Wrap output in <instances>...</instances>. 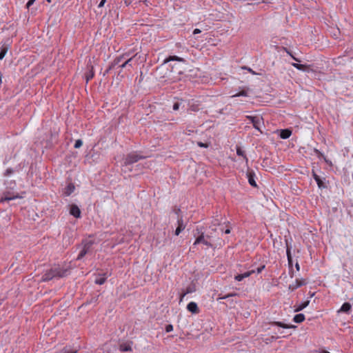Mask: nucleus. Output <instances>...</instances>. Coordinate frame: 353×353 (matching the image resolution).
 Instances as JSON below:
<instances>
[{
  "instance_id": "nucleus-36",
  "label": "nucleus",
  "mask_w": 353,
  "mask_h": 353,
  "mask_svg": "<svg viewBox=\"0 0 353 353\" xmlns=\"http://www.w3.org/2000/svg\"><path fill=\"white\" fill-rule=\"evenodd\" d=\"M13 173H14V170L12 168H8L5 171L3 175H4V176H9V175H10V174H12Z\"/></svg>"
},
{
  "instance_id": "nucleus-39",
  "label": "nucleus",
  "mask_w": 353,
  "mask_h": 353,
  "mask_svg": "<svg viewBox=\"0 0 353 353\" xmlns=\"http://www.w3.org/2000/svg\"><path fill=\"white\" fill-rule=\"evenodd\" d=\"M165 330L166 332H170L173 330V326L171 324H168L165 326Z\"/></svg>"
},
{
  "instance_id": "nucleus-11",
  "label": "nucleus",
  "mask_w": 353,
  "mask_h": 353,
  "mask_svg": "<svg viewBox=\"0 0 353 353\" xmlns=\"http://www.w3.org/2000/svg\"><path fill=\"white\" fill-rule=\"evenodd\" d=\"M247 177L248 179L249 184L251 186L256 188L257 186V185H256V183L254 179V178H255L254 172L253 170H248L247 172Z\"/></svg>"
},
{
  "instance_id": "nucleus-3",
  "label": "nucleus",
  "mask_w": 353,
  "mask_h": 353,
  "mask_svg": "<svg viewBox=\"0 0 353 353\" xmlns=\"http://www.w3.org/2000/svg\"><path fill=\"white\" fill-rule=\"evenodd\" d=\"M145 159V157L143 155H141V154L138 153L137 152H132L129 154H128L124 159H123V165L127 166L132 165L133 163H135L138 162L141 159Z\"/></svg>"
},
{
  "instance_id": "nucleus-32",
  "label": "nucleus",
  "mask_w": 353,
  "mask_h": 353,
  "mask_svg": "<svg viewBox=\"0 0 353 353\" xmlns=\"http://www.w3.org/2000/svg\"><path fill=\"white\" fill-rule=\"evenodd\" d=\"M313 152L317 156L318 158H319V159L323 158L324 160L325 161H327L325 156L323 155V154L322 152H321L318 149L313 148Z\"/></svg>"
},
{
  "instance_id": "nucleus-20",
  "label": "nucleus",
  "mask_w": 353,
  "mask_h": 353,
  "mask_svg": "<svg viewBox=\"0 0 353 353\" xmlns=\"http://www.w3.org/2000/svg\"><path fill=\"white\" fill-rule=\"evenodd\" d=\"M292 65L299 70L309 72V69H310L309 65L299 64V63H292Z\"/></svg>"
},
{
  "instance_id": "nucleus-18",
  "label": "nucleus",
  "mask_w": 353,
  "mask_h": 353,
  "mask_svg": "<svg viewBox=\"0 0 353 353\" xmlns=\"http://www.w3.org/2000/svg\"><path fill=\"white\" fill-rule=\"evenodd\" d=\"M75 190V186L72 183H70L68 185L64 188L63 194L65 196H70Z\"/></svg>"
},
{
  "instance_id": "nucleus-24",
  "label": "nucleus",
  "mask_w": 353,
  "mask_h": 353,
  "mask_svg": "<svg viewBox=\"0 0 353 353\" xmlns=\"http://www.w3.org/2000/svg\"><path fill=\"white\" fill-rule=\"evenodd\" d=\"M309 303H310V301H306L303 303H301L299 305L295 306V308L294 310V312H297L303 310L304 308H305L309 305Z\"/></svg>"
},
{
  "instance_id": "nucleus-25",
  "label": "nucleus",
  "mask_w": 353,
  "mask_h": 353,
  "mask_svg": "<svg viewBox=\"0 0 353 353\" xmlns=\"http://www.w3.org/2000/svg\"><path fill=\"white\" fill-rule=\"evenodd\" d=\"M305 319V315L303 314H297L294 316L293 321L296 323H301L304 321Z\"/></svg>"
},
{
  "instance_id": "nucleus-22",
  "label": "nucleus",
  "mask_w": 353,
  "mask_h": 353,
  "mask_svg": "<svg viewBox=\"0 0 353 353\" xmlns=\"http://www.w3.org/2000/svg\"><path fill=\"white\" fill-rule=\"evenodd\" d=\"M249 91H250L249 88L243 89L241 91H239V92L232 94L231 96V97L234 98V97H248Z\"/></svg>"
},
{
  "instance_id": "nucleus-6",
  "label": "nucleus",
  "mask_w": 353,
  "mask_h": 353,
  "mask_svg": "<svg viewBox=\"0 0 353 353\" xmlns=\"http://www.w3.org/2000/svg\"><path fill=\"white\" fill-rule=\"evenodd\" d=\"M92 245V243L91 241H88V242L85 243L83 245V248L81 249V250L79 253L77 259V260L81 259L87 253H88V252L90 251Z\"/></svg>"
},
{
  "instance_id": "nucleus-4",
  "label": "nucleus",
  "mask_w": 353,
  "mask_h": 353,
  "mask_svg": "<svg viewBox=\"0 0 353 353\" xmlns=\"http://www.w3.org/2000/svg\"><path fill=\"white\" fill-rule=\"evenodd\" d=\"M246 118L250 121V122L253 125V127L262 132L261 130L260 126L261 123H263V118L259 116H247Z\"/></svg>"
},
{
  "instance_id": "nucleus-23",
  "label": "nucleus",
  "mask_w": 353,
  "mask_h": 353,
  "mask_svg": "<svg viewBox=\"0 0 353 353\" xmlns=\"http://www.w3.org/2000/svg\"><path fill=\"white\" fill-rule=\"evenodd\" d=\"M94 76V68L92 65H90L88 72L85 74V79L86 83H88L90 80H91Z\"/></svg>"
},
{
  "instance_id": "nucleus-14",
  "label": "nucleus",
  "mask_w": 353,
  "mask_h": 353,
  "mask_svg": "<svg viewBox=\"0 0 353 353\" xmlns=\"http://www.w3.org/2000/svg\"><path fill=\"white\" fill-rule=\"evenodd\" d=\"M187 310L192 314H198L199 309L195 302H190L187 305Z\"/></svg>"
},
{
  "instance_id": "nucleus-31",
  "label": "nucleus",
  "mask_w": 353,
  "mask_h": 353,
  "mask_svg": "<svg viewBox=\"0 0 353 353\" xmlns=\"http://www.w3.org/2000/svg\"><path fill=\"white\" fill-rule=\"evenodd\" d=\"M286 241V255H287V258L288 259H290V258H292V254H291V246H290L288 245V242L287 240H285Z\"/></svg>"
},
{
  "instance_id": "nucleus-30",
  "label": "nucleus",
  "mask_w": 353,
  "mask_h": 353,
  "mask_svg": "<svg viewBox=\"0 0 353 353\" xmlns=\"http://www.w3.org/2000/svg\"><path fill=\"white\" fill-rule=\"evenodd\" d=\"M195 291V288L194 286H188L187 288H186V290H185V292L182 294L181 297V301H182L183 298L187 294H190V293H192Z\"/></svg>"
},
{
  "instance_id": "nucleus-55",
  "label": "nucleus",
  "mask_w": 353,
  "mask_h": 353,
  "mask_svg": "<svg viewBox=\"0 0 353 353\" xmlns=\"http://www.w3.org/2000/svg\"><path fill=\"white\" fill-rule=\"evenodd\" d=\"M295 267H296V269L297 270H299L300 267H299V263H296Z\"/></svg>"
},
{
  "instance_id": "nucleus-53",
  "label": "nucleus",
  "mask_w": 353,
  "mask_h": 353,
  "mask_svg": "<svg viewBox=\"0 0 353 353\" xmlns=\"http://www.w3.org/2000/svg\"><path fill=\"white\" fill-rule=\"evenodd\" d=\"M288 263H289L290 265H292V258H290V260L288 259Z\"/></svg>"
},
{
  "instance_id": "nucleus-45",
  "label": "nucleus",
  "mask_w": 353,
  "mask_h": 353,
  "mask_svg": "<svg viewBox=\"0 0 353 353\" xmlns=\"http://www.w3.org/2000/svg\"><path fill=\"white\" fill-rule=\"evenodd\" d=\"M200 32H201V30L199 29H198V28H196L193 31V34H199Z\"/></svg>"
},
{
  "instance_id": "nucleus-50",
  "label": "nucleus",
  "mask_w": 353,
  "mask_h": 353,
  "mask_svg": "<svg viewBox=\"0 0 353 353\" xmlns=\"http://www.w3.org/2000/svg\"><path fill=\"white\" fill-rule=\"evenodd\" d=\"M294 60H295L296 61H298V62H300V60L298 59L297 58H296L294 56H293L292 54L290 56Z\"/></svg>"
},
{
  "instance_id": "nucleus-33",
  "label": "nucleus",
  "mask_w": 353,
  "mask_h": 353,
  "mask_svg": "<svg viewBox=\"0 0 353 353\" xmlns=\"http://www.w3.org/2000/svg\"><path fill=\"white\" fill-rule=\"evenodd\" d=\"M78 350L77 349H71L70 347H65L63 350L62 353H77Z\"/></svg>"
},
{
  "instance_id": "nucleus-58",
  "label": "nucleus",
  "mask_w": 353,
  "mask_h": 353,
  "mask_svg": "<svg viewBox=\"0 0 353 353\" xmlns=\"http://www.w3.org/2000/svg\"><path fill=\"white\" fill-rule=\"evenodd\" d=\"M321 353H330V352H327L326 350H323V351H321Z\"/></svg>"
},
{
  "instance_id": "nucleus-48",
  "label": "nucleus",
  "mask_w": 353,
  "mask_h": 353,
  "mask_svg": "<svg viewBox=\"0 0 353 353\" xmlns=\"http://www.w3.org/2000/svg\"><path fill=\"white\" fill-rule=\"evenodd\" d=\"M176 72H177L178 74H183V71L181 69H179V70L176 69Z\"/></svg>"
},
{
  "instance_id": "nucleus-16",
  "label": "nucleus",
  "mask_w": 353,
  "mask_h": 353,
  "mask_svg": "<svg viewBox=\"0 0 353 353\" xmlns=\"http://www.w3.org/2000/svg\"><path fill=\"white\" fill-rule=\"evenodd\" d=\"M270 324L272 325L279 326V327H281L284 329H290V328H296V326H295V325L285 324L281 321H273V322H271Z\"/></svg>"
},
{
  "instance_id": "nucleus-57",
  "label": "nucleus",
  "mask_w": 353,
  "mask_h": 353,
  "mask_svg": "<svg viewBox=\"0 0 353 353\" xmlns=\"http://www.w3.org/2000/svg\"><path fill=\"white\" fill-rule=\"evenodd\" d=\"M248 70L252 74H255V72L252 69L249 68Z\"/></svg>"
},
{
  "instance_id": "nucleus-15",
  "label": "nucleus",
  "mask_w": 353,
  "mask_h": 353,
  "mask_svg": "<svg viewBox=\"0 0 353 353\" xmlns=\"http://www.w3.org/2000/svg\"><path fill=\"white\" fill-rule=\"evenodd\" d=\"M351 310L352 305L348 302H345L341 305V308L338 310V312L350 314Z\"/></svg>"
},
{
  "instance_id": "nucleus-59",
  "label": "nucleus",
  "mask_w": 353,
  "mask_h": 353,
  "mask_svg": "<svg viewBox=\"0 0 353 353\" xmlns=\"http://www.w3.org/2000/svg\"><path fill=\"white\" fill-rule=\"evenodd\" d=\"M199 145H201L202 147L204 146V145L203 143H200Z\"/></svg>"
},
{
  "instance_id": "nucleus-47",
  "label": "nucleus",
  "mask_w": 353,
  "mask_h": 353,
  "mask_svg": "<svg viewBox=\"0 0 353 353\" xmlns=\"http://www.w3.org/2000/svg\"><path fill=\"white\" fill-rule=\"evenodd\" d=\"M124 2L126 6H129L131 3V0H125Z\"/></svg>"
},
{
  "instance_id": "nucleus-2",
  "label": "nucleus",
  "mask_w": 353,
  "mask_h": 353,
  "mask_svg": "<svg viewBox=\"0 0 353 353\" xmlns=\"http://www.w3.org/2000/svg\"><path fill=\"white\" fill-rule=\"evenodd\" d=\"M194 236L196 237V239L193 243L192 248L199 243H202L208 248L213 247V245L211 243L212 236L210 234H205L202 228H196L194 231Z\"/></svg>"
},
{
  "instance_id": "nucleus-26",
  "label": "nucleus",
  "mask_w": 353,
  "mask_h": 353,
  "mask_svg": "<svg viewBox=\"0 0 353 353\" xmlns=\"http://www.w3.org/2000/svg\"><path fill=\"white\" fill-rule=\"evenodd\" d=\"M119 350L121 352H129L132 351L131 345L130 343H121L119 345Z\"/></svg>"
},
{
  "instance_id": "nucleus-34",
  "label": "nucleus",
  "mask_w": 353,
  "mask_h": 353,
  "mask_svg": "<svg viewBox=\"0 0 353 353\" xmlns=\"http://www.w3.org/2000/svg\"><path fill=\"white\" fill-rule=\"evenodd\" d=\"M236 293H231V294H228L225 296H221L219 295V296L217 298V301H219L220 299H226L229 297H231V296H236Z\"/></svg>"
},
{
  "instance_id": "nucleus-10",
  "label": "nucleus",
  "mask_w": 353,
  "mask_h": 353,
  "mask_svg": "<svg viewBox=\"0 0 353 353\" xmlns=\"http://www.w3.org/2000/svg\"><path fill=\"white\" fill-rule=\"evenodd\" d=\"M313 178L316 182L318 187L320 189H325L327 188V185L324 182L325 179H321L317 174H316L314 172H313Z\"/></svg>"
},
{
  "instance_id": "nucleus-38",
  "label": "nucleus",
  "mask_w": 353,
  "mask_h": 353,
  "mask_svg": "<svg viewBox=\"0 0 353 353\" xmlns=\"http://www.w3.org/2000/svg\"><path fill=\"white\" fill-rule=\"evenodd\" d=\"M114 68V67L113 66V65L112 63H110V65L108 66V68L105 70V71L103 74V76L108 74L110 72V71L113 70Z\"/></svg>"
},
{
  "instance_id": "nucleus-5",
  "label": "nucleus",
  "mask_w": 353,
  "mask_h": 353,
  "mask_svg": "<svg viewBox=\"0 0 353 353\" xmlns=\"http://www.w3.org/2000/svg\"><path fill=\"white\" fill-rule=\"evenodd\" d=\"M178 61L179 63H181L182 64H184V65H186L187 64V61L183 59V58H181V57H179L178 56H176V55H170L169 57H168L164 61H163V63L159 67L158 69H162L164 66V65L170 61Z\"/></svg>"
},
{
  "instance_id": "nucleus-41",
  "label": "nucleus",
  "mask_w": 353,
  "mask_h": 353,
  "mask_svg": "<svg viewBox=\"0 0 353 353\" xmlns=\"http://www.w3.org/2000/svg\"><path fill=\"white\" fill-rule=\"evenodd\" d=\"M128 62L125 61V60H123V62L119 65V68H128Z\"/></svg>"
},
{
  "instance_id": "nucleus-46",
  "label": "nucleus",
  "mask_w": 353,
  "mask_h": 353,
  "mask_svg": "<svg viewBox=\"0 0 353 353\" xmlns=\"http://www.w3.org/2000/svg\"><path fill=\"white\" fill-rule=\"evenodd\" d=\"M15 185H16V183H15V182H14V181H13V182H10V187L11 188H14V186H15Z\"/></svg>"
},
{
  "instance_id": "nucleus-7",
  "label": "nucleus",
  "mask_w": 353,
  "mask_h": 353,
  "mask_svg": "<svg viewBox=\"0 0 353 353\" xmlns=\"http://www.w3.org/2000/svg\"><path fill=\"white\" fill-rule=\"evenodd\" d=\"M177 228L175 230V235L178 236L185 228V223H184L182 216H179L177 218Z\"/></svg>"
},
{
  "instance_id": "nucleus-42",
  "label": "nucleus",
  "mask_w": 353,
  "mask_h": 353,
  "mask_svg": "<svg viewBox=\"0 0 353 353\" xmlns=\"http://www.w3.org/2000/svg\"><path fill=\"white\" fill-rule=\"evenodd\" d=\"M34 1L35 0H29L26 3V7L29 8L34 3Z\"/></svg>"
},
{
  "instance_id": "nucleus-13",
  "label": "nucleus",
  "mask_w": 353,
  "mask_h": 353,
  "mask_svg": "<svg viewBox=\"0 0 353 353\" xmlns=\"http://www.w3.org/2000/svg\"><path fill=\"white\" fill-rule=\"evenodd\" d=\"M254 273H255V270H254L247 271V272H244L243 274H239L236 275L234 276V279L236 281H241L244 279L249 277L250 276H251Z\"/></svg>"
},
{
  "instance_id": "nucleus-51",
  "label": "nucleus",
  "mask_w": 353,
  "mask_h": 353,
  "mask_svg": "<svg viewBox=\"0 0 353 353\" xmlns=\"http://www.w3.org/2000/svg\"><path fill=\"white\" fill-rule=\"evenodd\" d=\"M294 60H295L296 61H298V62H300V60L298 59L297 58H296L294 56H293L292 54L290 56Z\"/></svg>"
},
{
  "instance_id": "nucleus-27",
  "label": "nucleus",
  "mask_w": 353,
  "mask_h": 353,
  "mask_svg": "<svg viewBox=\"0 0 353 353\" xmlns=\"http://www.w3.org/2000/svg\"><path fill=\"white\" fill-rule=\"evenodd\" d=\"M236 154L238 156H241V157H243V159H245L246 163L248 162V159L247 156L245 155V152L239 146H236Z\"/></svg>"
},
{
  "instance_id": "nucleus-17",
  "label": "nucleus",
  "mask_w": 353,
  "mask_h": 353,
  "mask_svg": "<svg viewBox=\"0 0 353 353\" xmlns=\"http://www.w3.org/2000/svg\"><path fill=\"white\" fill-rule=\"evenodd\" d=\"M305 284L306 283L304 280L296 279L294 283L290 285L289 288L292 290H294L302 285H305Z\"/></svg>"
},
{
  "instance_id": "nucleus-60",
  "label": "nucleus",
  "mask_w": 353,
  "mask_h": 353,
  "mask_svg": "<svg viewBox=\"0 0 353 353\" xmlns=\"http://www.w3.org/2000/svg\"><path fill=\"white\" fill-rule=\"evenodd\" d=\"M179 69H181V70H183L184 68H182V66H180V68Z\"/></svg>"
},
{
  "instance_id": "nucleus-44",
  "label": "nucleus",
  "mask_w": 353,
  "mask_h": 353,
  "mask_svg": "<svg viewBox=\"0 0 353 353\" xmlns=\"http://www.w3.org/2000/svg\"><path fill=\"white\" fill-rule=\"evenodd\" d=\"M107 0H101V2L99 3V4L98 5V7L99 8H102L104 4L105 3Z\"/></svg>"
},
{
  "instance_id": "nucleus-49",
  "label": "nucleus",
  "mask_w": 353,
  "mask_h": 353,
  "mask_svg": "<svg viewBox=\"0 0 353 353\" xmlns=\"http://www.w3.org/2000/svg\"><path fill=\"white\" fill-rule=\"evenodd\" d=\"M223 232H224L225 234H230V228H227Z\"/></svg>"
},
{
  "instance_id": "nucleus-56",
  "label": "nucleus",
  "mask_w": 353,
  "mask_h": 353,
  "mask_svg": "<svg viewBox=\"0 0 353 353\" xmlns=\"http://www.w3.org/2000/svg\"><path fill=\"white\" fill-rule=\"evenodd\" d=\"M177 64H174L173 65H172V70H174V68L176 66Z\"/></svg>"
},
{
  "instance_id": "nucleus-54",
  "label": "nucleus",
  "mask_w": 353,
  "mask_h": 353,
  "mask_svg": "<svg viewBox=\"0 0 353 353\" xmlns=\"http://www.w3.org/2000/svg\"><path fill=\"white\" fill-rule=\"evenodd\" d=\"M2 77H3V75H2L1 72H0V85L2 83Z\"/></svg>"
},
{
  "instance_id": "nucleus-29",
  "label": "nucleus",
  "mask_w": 353,
  "mask_h": 353,
  "mask_svg": "<svg viewBox=\"0 0 353 353\" xmlns=\"http://www.w3.org/2000/svg\"><path fill=\"white\" fill-rule=\"evenodd\" d=\"M135 56L136 55L131 56V54H130L128 57L125 58V61L128 62V68H132L133 64H134L133 61H134V59Z\"/></svg>"
},
{
  "instance_id": "nucleus-1",
  "label": "nucleus",
  "mask_w": 353,
  "mask_h": 353,
  "mask_svg": "<svg viewBox=\"0 0 353 353\" xmlns=\"http://www.w3.org/2000/svg\"><path fill=\"white\" fill-rule=\"evenodd\" d=\"M70 274V267L68 265H54L50 269L46 270L41 277V281L46 282L54 279H61L65 277Z\"/></svg>"
},
{
  "instance_id": "nucleus-37",
  "label": "nucleus",
  "mask_w": 353,
  "mask_h": 353,
  "mask_svg": "<svg viewBox=\"0 0 353 353\" xmlns=\"http://www.w3.org/2000/svg\"><path fill=\"white\" fill-rule=\"evenodd\" d=\"M180 105H181L180 102H179V101L175 102L172 106L173 110L176 111V110H179Z\"/></svg>"
},
{
  "instance_id": "nucleus-28",
  "label": "nucleus",
  "mask_w": 353,
  "mask_h": 353,
  "mask_svg": "<svg viewBox=\"0 0 353 353\" xmlns=\"http://www.w3.org/2000/svg\"><path fill=\"white\" fill-rule=\"evenodd\" d=\"M8 48L6 46L3 45V46H2L1 47V50H0V60H2L5 57L6 54V53L8 52Z\"/></svg>"
},
{
  "instance_id": "nucleus-9",
  "label": "nucleus",
  "mask_w": 353,
  "mask_h": 353,
  "mask_svg": "<svg viewBox=\"0 0 353 353\" xmlns=\"http://www.w3.org/2000/svg\"><path fill=\"white\" fill-rule=\"evenodd\" d=\"M130 55V52L124 53L117 57H116L113 61L111 63L113 66L115 68L117 65H119L125 59V58L128 57Z\"/></svg>"
},
{
  "instance_id": "nucleus-8",
  "label": "nucleus",
  "mask_w": 353,
  "mask_h": 353,
  "mask_svg": "<svg viewBox=\"0 0 353 353\" xmlns=\"http://www.w3.org/2000/svg\"><path fill=\"white\" fill-rule=\"evenodd\" d=\"M20 198V196L18 195V194H11L8 192H4L3 196L0 199V203H3L5 201H9L14 200L15 199Z\"/></svg>"
},
{
  "instance_id": "nucleus-19",
  "label": "nucleus",
  "mask_w": 353,
  "mask_h": 353,
  "mask_svg": "<svg viewBox=\"0 0 353 353\" xmlns=\"http://www.w3.org/2000/svg\"><path fill=\"white\" fill-rule=\"evenodd\" d=\"M108 277V274L104 273L103 275H99L97 278H96L94 283L97 285H103L105 282Z\"/></svg>"
},
{
  "instance_id": "nucleus-52",
  "label": "nucleus",
  "mask_w": 353,
  "mask_h": 353,
  "mask_svg": "<svg viewBox=\"0 0 353 353\" xmlns=\"http://www.w3.org/2000/svg\"><path fill=\"white\" fill-rule=\"evenodd\" d=\"M284 50L290 56L292 55L291 52L290 50H288L287 48H285Z\"/></svg>"
},
{
  "instance_id": "nucleus-35",
  "label": "nucleus",
  "mask_w": 353,
  "mask_h": 353,
  "mask_svg": "<svg viewBox=\"0 0 353 353\" xmlns=\"http://www.w3.org/2000/svg\"><path fill=\"white\" fill-rule=\"evenodd\" d=\"M82 145H83V141H82V140H81V139H77V140H76V141H75V143H74V147L75 148H81V147L82 146Z\"/></svg>"
},
{
  "instance_id": "nucleus-12",
  "label": "nucleus",
  "mask_w": 353,
  "mask_h": 353,
  "mask_svg": "<svg viewBox=\"0 0 353 353\" xmlns=\"http://www.w3.org/2000/svg\"><path fill=\"white\" fill-rule=\"evenodd\" d=\"M70 214L74 216L75 218L81 217V210L75 204H72L70 205Z\"/></svg>"
},
{
  "instance_id": "nucleus-21",
  "label": "nucleus",
  "mask_w": 353,
  "mask_h": 353,
  "mask_svg": "<svg viewBox=\"0 0 353 353\" xmlns=\"http://www.w3.org/2000/svg\"><path fill=\"white\" fill-rule=\"evenodd\" d=\"M292 134V131L289 129L281 130L279 136L283 139H288Z\"/></svg>"
},
{
  "instance_id": "nucleus-43",
  "label": "nucleus",
  "mask_w": 353,
  "mask_h": 353,
  "mask_svg": "<svg viewBox=\"0 0 353 353\" xmlns=\"http://www.w3.org/2000/svg\"><path fill=\"white\" fill-rule=\"evenodd\" d=\"M174 212H175L176 214H177V218L179 217V216H181L180 215V212H181V209L180 208H175L174 209Z\"/></svg>"
},
{
  "instance_id": "nucleus-40",
  "label": "nucleus",
  "mask_w": 353,
  "mask_h": 353,
  "mask_svg": "<svg viewBox=\"0 0 353 353\" xmlns=\"http://www.w3.org/2000/svg\"><path fill=\"white\" fill-rule=\"evenodd\" d=\"M265 268V265H261L260 267L257 268L256 270H254L255 273L256 272L257 274H260L263 271V270H264Z\"/></svg>"
},
{
  "instance_id": "nucleus-61",
  "label": "nucleus",
  "mask_w": 353,
  "mask_h": 353,
  "mask_svg": "<svg viewBox=\"0 0 353 353\" xmlns=\"http://www.w3.org/2000/svg\"><path fill=\"white\" fill-rule=\"evenodd\" d=\"M47 1H48V3H50V2H51V0H47Z\"/></svg>"
}]
</instances>
